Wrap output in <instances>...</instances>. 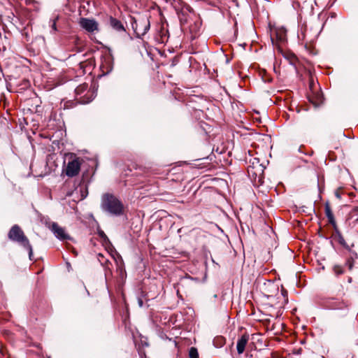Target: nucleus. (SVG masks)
<instances>
[{
    "mask_svg": "<svg viewBox=\"0 0 358 358\" xmlns=\"http://www.w3.org/2000/svg\"><path fill=\"white\" fill-rule=\"evenodd\" d=\"M99 257H103V256L101 254H99Z\"/></svg>",
    "mask_w": 358,
    "mask_h": 358,
    "instance_id": "nucleus-22",
    "label": "nucleus"
},
{
    "mask_svg": "<svg viewBox=\"0 0 358 358\" xmlns=\"http://www.w3.org/2000/svg\"><path fill=\"white\" fill-rule=\"evenodd\" d=\"M110 24L113 28L117 31L124 30V27L121 22L114 17L110 18Z\"/></svg>",
    "mask_w": 358,
    "mask_h": 358,
    "instance_id": "nucleus-14",
    "label": "nucleus"
},
{
    "mask_svg": "<svg viewBox=\"0 0 358 358\" xmlns=\"http://www.w3.org/2000/svg\"><path fill=\"white\" fill-rule=\"evenodd\" d=\"M79 25L90 33L99 31V24L94 19L82 17L79 20Z\"/></svg>",
    "mask_w": 358,
    "mask_h": 358,
    "instance_id": "nucleus-7",
    "label": "nucleus"
},
{
    "mask_svg": "<svg viewBox=\"0 0 358 358\" xmlns=\"http://www.w3.org/2000/svg\"><path fill=\"white\" fill-rule=\"evenodd\" d=\"M70 40L71 43L73 45V47L72 48L73 51L80 52L84 50L85 46V43L79 37L76 36H72Z\"/></svg>",
    "mask_w": 358,
    "mask_h": 358,
    "instance_id": "nucleus-11",
    "label": "nucleus"
},
{
    "mask_svg": "<svg viewBox=\"0 0 358 358\" xmlns=\"http://www.w3.org/2000/svg\"><path fill=\"white\" fill-rule=\"evenodd\" d=\"M189 356L190 358H199V353L195 348H191L189 352Z\"/></svg>",
    "mask_w": 358,
    "mask_h": 358,
    "instance_id": "nucleus-16",
    "label": "nucleus"
},
{
    "mask_svg": "<svg viewBox=\"0 0 358 358\" xmlns=\"http://www.w3.org/2000/svg\"><path fill=\"white\" fill-rule=\"evenodd\" d=\"M102 258H103V257H100V259L99 258V262H102V260H101V259H102Z\"/></svg>",
    "mask_w": 358,
    "mask_h": 358,
    "instance_id": "nucleus-25",
    "label": "nucleus"
},
{
    "mask_svg": "<svg viewBox=\"0 0 358 358\" xmlns=\"http://www.w3.org/2000/svg\"><path fill=\"white\" fill-rule=\"evenodd\" d=\"M88 85L87 83H83L78 86L75 90L76 95L79 98H77L80 103L85 104L92 101L95 95L94 90H87Z\"/></svg>",
    "mask_w": 358,
    "mask_h": 358,
    "instance_id": "nucleus-5",
    "label": "nucleus"
},
{
    "mask_svg": "<svg viewBox=\"0 0 358 358\" xmlns=\"http://www.w3.org/2000/svg\"><path fill=\"white\" fill-rule=\"evenodd\" d=\"M50 229L54 233L55 236L60 240L64 241L70 238L69 235L66 233L65 229L56 222L52 223Z\"/></svg>",
    "mask_w": 358,
    "mask_h": 358,
    "instance_id": "nucleus-9",
    "label": "nucleus"
},
{
    "mask_svg": "<svg viewBox=\"0 0 358 358\" xmlns=\"http://www.w3.org/2000/svg\"><path fill=\"white\" fill-rule=\"evenodd\" d=\"M249 341V335L244 334L238 338L236 345L237 352L239 355L243 353L245 349V346Z\"/></svg>",
    "mask_w": 358,
    "mask_h": 358,
    "instance_id": "nucleus-12",
    "label": "nucleus"
},
{
    "mask_svg": "<svg viewBox=\"0 0 358 358\" xmlns=\"http://www.w3.org/2000/svg\"><path fill=\"white\" fill-rule=\"evenodd\" d=\"M135 31L139 35H144L150 29V22L148 19H143L135 22L133 25Z\"/></svg>",
    "mask_w": 358,
    "mask_h": 358,
    "instance_id": "nucleus-8",
    "label": "nucleus"
},
{
    "mask_svg": "<svg viewBox=\"0 0 358 358\" xmlns=\"http://www.w3.org/2000/svg\"><path fill=\"white\" fill-rule=\"evenodd\" d=\"M313 85V83H310V88L312 87Z\"/></svg>",
    "mask_w": 358,
    "mask_h": 358,
    "instance_id": "nucleus-23",
    "label": "nucleus"
},
{
    "mask_svg": "<svg viewBox=\"0 0 358 358\" xmlns=\"http://www.w3.org/2000/svg\"><path fill=\"white\" fill-rule=\"evenodd\" d=\"M265 167L259 163V160L254 158L250 162L247 171L249 177L255 182L262 183L264 178V172Z\"/></svg>",
    "mask_w": 358,
    "mask_h": 358,
    "instance_id": "nucleus-4",
    "label": "nucleus"
},
{
    "mask_svg": "<svg viewBox=\"0 0 358 358\" xmlns=\"http://www.w3.org/2000/svg\"><path fill=\"white\" fill-rule=\"evenodd\" d=\"M318 34L317 30H313L312 27L304 25L301 29L299 37L305 43V45L307 46L315 43Z\"/></svg>",
    "mask_w": 358,
    "mask_h": 358,
    "instance_id": "nucleus-6",
    "label": "nucleus"
},
{
    "mask_svg": "<svg viewBox=\"0 0 358 358\" xmlns=\"http://www.w3.org/2000/svg\"><path fill=\"white\" fill-rule=\"evenodd\" d=\"M281 292H282V294L284 296H287V290H285L284 288H282V290H281Z\"/></svg>",
    "mask_w": 358,
    "mask_h": 358,
    "instance_id": "nucleus-20",
    "label": "nucleus"
},
{
    "mask_svg": "<svg viewBox=\"0 0 358 358\" xmlns=\"http://www.w3.org/2000/svg\"><path fill=\"white\" fill-rule=\"evenodd\" d=\"M102 258H103V257H100V259L99 258V262H102V260H101V259H102Z\"/></svg>",
    "mask_w": 358,
    "mask_h": 358,
    "instance_id": "nucleus-24",
    "label": "nucleus"
},
{
    "mask_svg": "<svg viewBox=\"0 0 358 358\" xmlns=\"http://www.w3.org/2000/svg\"><path fill=\"white\" fill-rule=\"evenodd\" d=\"M85 197V196L83 195L82 196V199H83Z\"/></svg>",
    "mask_w": 358,
    "mask_h": 358,
    "instance_id": "nucleus-26",
    "label": "nucleus"
},
{
    "mask_svg": "<svg viewBox=\"0 0 358 358\" xmlns=\"http://www.w3.org/2000/svg\"><path fill=\"white\" fill-rule=\"evenodd\" d=\"M334 271L336 273V275H338L343 273V270L341 266H335L334 267Z\"/></svg>",
    "mask_w": 358,
    "mask_h": 358,
    "instance_id": "nucleus-18",
    "label": "nucleus"
},
{
    "mask_svg": "<svg viewBox=\"0 0 358 358\" xmlns=\"http://www.w3.org/2000/svg\"><path fill=\"white\" fill-rule=\"evenodd\" d=\"M110 69V66L107 67V69H106V71H108Z\"/></svg>",
    "mask_w": 358,
    "mask_h": 358,
    "instance_id": "nucleus-21",
    "label": "nucleus"
},
{
    "mask_svg": "<svg viewBox=\"0 0 358 358\" xmlns=\"http://www.w3.org/2000/svg\"><path fill=\"white\" fill-rule=\"evenodd\" d=\"M348 306V305L346 302L341 301L338 303V306L337 307H336L335 308L342 309V308H346Z\"/></svg>",
    "mask_w": 358,
    "mask_h": 358,
    "instance_id": "nucleus-19",
    "label": "nucleus"
},
{
    "mask_svg": "<svg viewBox=\"0 0 358 358\" xmlns=\"http://www.w3.org/2000/svg\"><path fill=\"white\" fill-rule=\"evenodd\" d=\"M275 39L280 43L285 42L287 40V30L283 27L275 29L271 35L273 43Z\"/></svg>",
    "mask_w": 358,
    "mask_h": 358,
    "instance_id": "nucleus-10",
    "label": "nucleus"
},
{
    "mask_svg": "<svg viewBox=\"0 0 358 358\" xmlns=\"http://www.w3.org/2000/svg\"><path fill=\"white\" fill-rule=\"evenodd\" d=\"M350 215H351V217L358 216V207H355L352 209V210L350 212ZM355 222V224L358 225V217L356 218Z\"/></svg>",
    "mask_w": 358,
    "mask_h": 358,
    "instance_id": "nucleus-17",
    "label": "nucleus"
},
{
    "mask_svg": "<svg viewBox=\"0 0 358 358\" xmlns=\"http://www.w3.org/2000/svg\"><path fill=\"white\" fill-rule=\"evenodd\" d=\"M66 157L67 162L65 164L64 168L63 169V173L70 178L78 176L80 173L83 159L74 153L68 154Z\"/></svg>",
    "mask_w": 358,
    "mask_h": 358,
    "instance_id": "nucleus-1",
    "label": "nucleus"
},
{
    "mask_svg": "<svg viewBox=\"0 0 358 358\" xmlns=\"http://www.w3.org/2000/svg\"><path fill=\"white\" fill-rule=\"evenodd\" d=\"M324 213L328 219L329 222L334 226L336 224V220L330 203L329 202H326L324 205Z\"/></svg>",
    "mask_w": 358,
    "mask_h": 358,
    "instance_id": "nucleus-13",
    "label": "nucleus"
},
{
    "mask_svg": "<svg viewBox=\"0 0 358 358\" xmlns=\"http://www.w3.org/2000/svg\"><path fill=\"white\" fill-rule=\"evenodd\" d=\"M102 207L105 210L113 215H121L123 212L122 203L112 194H105L103 196Z\"/></svg>",
    "mask_w": 358,
    "mask_h": 358,
    "instance_id": "nucleus-3",
    "label": "nucleus"
},
{
    "mask_svg": "<svg viewBox=\"0 0 358 358\" xmlns=\"http://www.w3.org/2000/svg\"><path fill=\"white\" fill-rule=\"evenodd\" d=\"M308 97L309 101L315 106H317L322 102V96L320 94H317L315 96L308 94Z\"/></svg>",
    "mask_w": 358,
    "mask_h": 358,
    "instance_id": "nucleus-15",
    "label": "nucleus"
},
{
    "mask_svg": "<svg viewBox=\"0 0 358 358\" xmlns=\"http://www.w3.org/2000/svg\"><path fill=\"white\" fill-rule=\"evenodd\" d=\"M8 238L13 241L17 242L27 249L29 251V258L31 259V256L33 255L31 245L23 231L18 225H14L11 227L8 232Z\"/></svg>",
    "mask_w": 358,
    "mask_h": 358,
    "instance_id": "nucleus-2",
    "label": "nucleus"
}]
</instances>
